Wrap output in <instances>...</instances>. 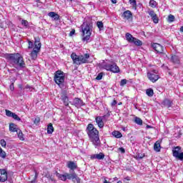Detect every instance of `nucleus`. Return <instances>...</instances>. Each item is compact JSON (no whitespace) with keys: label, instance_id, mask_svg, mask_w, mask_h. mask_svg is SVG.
<instances>
[{"label":"nucleus","instance_id":"f257e3e1","mask_svg":"<svg viewBox=\"0 0 183 183\" xmlns=\"http://www.w3.org/2000/svg\"><path fill=\"white\" fill-rule=\"evenodd\" d=\"M86 132L93 145L97 147L101 146V140L99 139V132L94 127V124H89Z\"/></svg>","mask_w":183,"mask_h":183},{"label":"nucleus","instance_id":"f03ea898","mask_svg":"<svg viewBox=\"0 0 183 183\" xmlns=\"http://www.w3.org/2000/svg\"><path fill=\"white\" fill-rule=\"evenodd\" d=\"M6 59L16 68V66H19V68H25V61H24V57L21 56L20 54H7L5 56Z\"/></svg>","mask_w":183,"mask_h":183},{"label":"nucleus","instance_id":"7ed1b4c3","mask_svg":"<svg viewBox=\"0 0 183 183\" xmlns=\"http://www.w3.org/2000/svg\"><path fill=\"white\" fill-rule=\"evenodd\" d=\"M92 28H93L92 23L84 22L81 25L83 42H88V41L91 39V35L92 34Z\"/></svg>","mask_w":183,"mask_h":183},{"label":"nucleus","instance_id":"20e7f679","mask_svg":"<svg viewBox=\"0 0 183 183\" xmlns=\"http://www.w3.org/2000/svg\"><path fill=\"white\" fill-rule=\"evenodd\" d=\"M56 177L61 181H66V179H72L73 182L81 183V179L78 177L74 172L69 174V173H64V174H61L58 172L56 173Z\"/></svg>","mask_w":183,"mask_h":183},{"label":"nucleus","instance_id":"39448f33","mask_svg":"<svg viewBox=\"0 0 183 183\" xmlns=\"http://www.w3.org/2000/svg\"><path fill=\"white\" fill-rule=\"evenodd\" d=\"M71 58L74 64L76 65H81V64H88L89 59V54H85L84 55L78 56L75 53L71 54Z\"/></svg>","mask_w":183,"mask_h":183},{"label":"nucleus","instance_id":"423d86ee","mask_svg":"<svg viewBox=\"0 0 183 183\" xmlns=\"http://www.w3.org/2000/svg\"><path fill=\"white\" fill-rule=\"evenodd\" d=\"M54 81L59 88L65 87V74L61 70H58L54 73Z\"/></svg>","mask_w":183,"mask_h":183},{"label":"nucleus","instance_id":"0eeeda50","mask_svg":"<svg viewBox=\"0 0 183 183\" xmlns=\"http://www.w3.org/2000/svg\"><path fill=\"white\" fill-rule=\"evenodd\" d=\"M103 69H106V71H109L110 72H113V74H118L119 72V67L117 65L116 63H107L104 62L102 64Z\"/></svg>","mask_w":183,"mask_h":183},{"label":"nucleus","instance_id":"6e6552de","mask_svg":"<svg viewBox=\"0 0 183 183\" xmlns=\"http://www.w3.org/2000/svg\"><path fill=\"white\" fill-rule=\"evenodd\" d=\"M173 157L179 161H183V152H181V147H176L172 149Z\"/></svg>","mask_w":183,"mask_h":183},{"label":"nucleus","instance_id":"1a4fd4ad","mask_svg":"<svg viewBox=\"0 0 183 183\" xmlns=\"http://www.w3.org/2000/svg\"><path fill=\"white\" fill-rule=\"evenodd\" d=\"M147 78L151 81V82H157L159 79V75L157 73L156 70H153L152 72L147 73Z\"/></svg>","mask_w":183,"mask_h":183},{"label":"nucleus","instance_id":"9d476101","mask_svg":"<svg viewBox=\"0 0 183 183\" xmlns=\"http://www.w3.org/2000/svg\"><path fill=\"white\" fill-rule=\"evenodd\" d=\"M157 54H165V48L159 44L154 43L152 45Z\"/></svg>","mask_w":183,"mask_h":183},{"label":"nucleus","instance_id":"9b49d317","mask_svg":"<svg viewBox=\"0 0 183 183\" xmlns=\"http://www.w3.org/2000/svg\"><path fill=\"white\" fill-rule=\"evenodd\" d=\"M8 179V172L5 169H0V182H5Z\"/></svg>","mask_w":183,"mask_h":183},{"label":"nucleus","instance_id":"f8f14e48","mask_svg":"<svg viewBox=\"0 0 183 183\" xmlns=\"http://www.w3.org/2000/svg\"><path fill=\"white\" fill-rule=\"evenodd\" d=\"M73 105H75L76 108H81V107H84V104L82 99L79 98H74L73 100Z\"/></svg>","mask_w":183,"mask_h":183},{"label":"nucleus","instance_id":"ddd939ff","mask_svg":"<svg viewBox=\"0 0 183 183\" xmlns=\"http://www.w3.org/2000/svg\"><path fill=\"white\" fill-rule=\"evenodd\" d=\"M66 167L67 168H69V169H71V171H75V169L78 168V165L76 164V163L72 161L67 162Z\"/></svg>","mask_w":183,"mask_h":183},{"label":"nucleus","instance_id":"4468645a","mask_svg":"<svg viewBox=\"0 0 183 183\" xmlns=\"http://www.w3.org/2000/svg\"><path fill=\"white\" fill-rule=\"evenodd\" d=\"M122 18L123 19H131L132 18V13L129 10L125 11L122 14Z\"/></svg>","mask_w":183,"mask_h":183},{"label":"nucleus","instance_id":"2eb2a0df","mask_svg":"<svg viewBox=\"0 0 183 183\" xmlns=\"http://www.w3.org/2000/svg\"><path fill=\"white\" fill-rule=\"evenodd\" d=\"M61 98L65 107H68V105H69V99H68V96L66 95V93L65 92L62 93Z\"/></svg>","mask_w":183,"mask_h":183},{"label":"nucleus","instance_id":"dca6fc26","mask_svg":"<svg viewBox=\"0 0 183 183\" xmlns=\"http://www.w3.org/2000/svg\"><path fill=\"white\" fill-rule=\"evenodd\" d=\"M105 158V154L102 152H100L99 154H93L91 156L92 159H104Z\"/></svg>","mask_w":183,"mask_h":183},{"label":"nucleus","instance_id":"f3484780","mask_svg":"<svg viewBox=\"0 0 183 183\" xmlns=\"http://www.w3.org/2000/svg\"><path fill=\"white\" fill-rule=\"evenodd\" d=\"M96 122L99 128H104V119L102 117L98 116L96 117Z\"/></svg>","mask_w":183,"mask_h":183},{"label":"nucleus","instance_id":"a211bd4d","mask_svg":"<svg viewBox=\"0 0 183 183\" xmlns=\"http://www.w3.org/2000/svg\"><path fill=\"white\" fill-rule=\"evenodd\" d=\"M162 104L164 105V107H167V108H171V107H172V102H171V100L168 99H165L162 102Z\"/></svg>","mask_w":183,"mask_h":183},{"label":"nucleus","instance_id":"6ab92c4d","mask_svg":"<svg viewBox=\"0 0 183 183\" xmlns=\"http://www.w3.org/2000/svg\"><path fill=\"white\" fill-rule=\"evenodd\" d=\"M48 15L50 16V18H52L54 21H58V19H59V15L54 11L49 12Z\"/></svg>","mask_w":183,"mask_h":183},{"label":"nucleus","instance_id":"aec40b11","mask_svg":"<svg viewBox=\"0 0 183 183\" xmlns=\"http://www.w3.org/2000/svg\"><path fill=\"white\" fill-rule=\"evenodd\" d=\"M125 37H126L127 41H128V42H129L130 44H132V42L134 41V39H135V37H134L129 33H127L125 35Z\"/></svg>","mask_w":183,"mask_h":183},{"label":"nucleus","instance_id":"412c9836","mask_svg":"<svg viewBox=\"0 0 183 183\" xmlns=\"http://www.w3.org/2000/svg\"><path fill=\"white\" fill-rule=\"evenodd\" d=\"M19 128L16 127V125H15V124L11 123L9 124V131H11V132H16L17 131H19Z\"/></svg>","mask_w":183,"mask_h":183},{"label":"nucleus","instance_id":"4be33fe9","mask_svg":"<svg viewBox=\"0 0 183 183\" xmlns=\"http://www.w3.org/2000/svg\"><path fill=\"white\" fill-rule=\"evenodd\" d=\"M34 50L36 51H41V42L39 41H37L36 39H35V41H34Z\"/></svg>","mask_w":183,"mask_h":183},{"label":"nucleus","instance_id":"5701e85b","mask_svg":"<svg viewBox=\"0 0 183 183\" xmlns=\"http://www.w3.org/2000/svg\"><path fill=\"white\" fill-rule=\"evenodd\" d=\"M38 52H39L38 50L33 49V51L30 53L31 59H36V58H38Z\"/></svg>","mask_w":183,"mask_h":183},{"label":"nucleus","instance_id":"b1692460","mask_svg":"<svg viewBox=\"0 0 183 183\" xmlns=\"http://www.w3.org/2000/svg\"><path fill=\"white\" fill-rule=\"evenodd\" d=\"M154 149L156 152H159L161 151V144L159 142H156L154 145Z\"/></svg>","mask_w":183,"mask_h":183},{"label":"nucleus","instance_id":"393cba45","mask_svg":"<svg viewBox=\"0 0 183 183\" xmlns=\"http://www.w3.org/2000/svg\"><path fill=\"white\" fill-rule=\"evenodd\" d=\"M171 61L173 64H179V57L177 55L172 56L171 57Z\"/></svg>","mask_w":183,"mask_h":183},{"label":"nucleus","instance_id":"a878e982","mask_svg":"<svg viewBox=\"0 0 183 183\" xmlns=\"http://www.w3.org/2000/svg\"><path fill=\"white\" fill-rule=\"evenodd\" d=\"M132 44H134L137 46H142V41L137 38H134Z\"/></svg>","mask_w":183,"mask_h":183},{"label":"nucleus","instance_id":"bb28decb","mask_svg":"<svg viewBox=\"0 0 183 183\" xmlns=\"http://www.w3.org/2000/svg\"><path fill=\"white\" fill-rule=\"evenodd\" d=\"M112 135H113V137H114L115 138H122V134L118 131H114L112 133Z\"/></svg>","mask_w":183,"mask_h":183},{"label":"nucleus","instance_id":"cd10ccee","mask_svg":"<svg viewBox=\"0 0 183 183\" xmlns=\"http://www.w3.org/2000/svg\"><path fill=\"white\" fill-rule=\"evenodd\" d=\"M52 132H54V126L50 123L47 126V134H51Z\"/></svg>","mask_w":183,"mask_h":183},{"label":"nucleus","instance_id":"c85d7f7f","mask_svg":"<svg viewBox=\"0 0 183 183\" xmlns=\"http://www.w3.org/2000/svg\"><path fill=\"white\" fill-rule=\"evenodd\" d=\"M18 134V138L20 141H24L25 138H24V134L22 133V131L19 129V131L16 132Z\"/></svg>","mask_w":183,"mask_h":183},{"label":"nucleus","instance_id":"c756f323","mask_svg":"<svg viewBox=\"0 0 183 183\" xmlns=\"http://www.w3.org/2000/svg\"><path fill=\"white\" fill-rule=\"evenodd\" d=\"M146 94L148 97H154V89H147L146 90Z\"/></svg>","mask_w":183,"mask_h":183},{"label":"nucleus","instance_id":"7c9ffc66","mask_svg":"<svg viewBox=\"0 0 183 183\" xmlns=\"http://www.w3.org/2000/svg\"><path fill=\"white\" fill-rule=\"evenodd\" d=\"M97 28H99V31L104 30V23L102 21H97Z\"/></svg>","mask_w":183,"mask_h":183},{"label":"nucleus","instance_id":"2f4dec72","mask_svg":"<svg viewBox=\"0 0 183 183\" xmlns=\"http://www.w3.org/2000/svg\"><path fill=\"white\" fill-rule=\"evenodd\" d=\"M0 157L5 159L6 158V152L2 150V148L0 147Z\"/></svg>","mask_w":183,"mask_h":183},{"label":"nucleus","instance_id":"473e14b6","mask_svg":"<svg viewBox=\"0 0 183 183\" xmlns=\"http://www.w3.org/2000/svg\"><path fill=\"white\" fill-rule=\"evenodd\" d=\"M134 122L137 124V125H142V119L139 117H135Z\"/></svg>","mask_w":183,"mask_h":183},{"label":"nucleus","instance_id":"72a5a7b5","mask_svg":"<svg viewBox=\"0 0 183 183\" xmlns=\"http://www.w3.org/2000/svg\"><path fill=\"white\" fill-rule=\"evenodd\" d=\"M109 117H111V112H108L102 118L104 119V121H108V118H109Z\"/></svg>","mask_w":183,"mask_h":183},{"label":"nucleus","instance_id":"f704fd0d","mask_svg":"<svg viewBox=\"0 0 183 183\" xmlns=\"http://www.w3.org/2000/svg\"><path fill=\"white\" fill-rule=\"evenodd\" d=\"M175 21V16L172 14H169L168 16V22H174Z\"/></svg>","mask_w":183,"mask_h":183},{"label":"nucleus","instance_id":"c9c22d12","mask_svg":"<svg viewBox=\"0 0 183 183\" xmlns=\"http://www.w3.org/2000/svg\"><path fill=\"white\" fill-rule=\"evenodd\" d=\"M0 145H1V147L3 148H6V141H5V139H2L0 140Z\"/></svg>","mask_w":183,"mask_h":183},{"label":"nucleus","instance_id":"e433bc0d","mask_svg":"<svg viewBox=\"0 0 183 183\" xmlns=\"http://www.w3.org/2000/svg\"><path fill=\"white\" fill-rule=\"evenodd\" d=\"M149 4H150V6H152V8H156L157 7V1H155L154 0H151L149 1Z\"/></svg>","mask_w":183,"mask_h":183},{"label":"nucleus","instance_id":"4c0bfd02","mask_svg":"<svg viewBox=\"0 0 183 183\" xmlns=\"http://www.w3.org/2000/svg\"><path fill=\"white\" fill-rule=\"evenodd\" d=\"M25 89H26L27 92H31L33 91L34 87L29 86V84H26L25 86Z\"/></svg>","mask_w":183,"mask_h":183},{"label":"nucleus","instance_id":"58836bf2","mask_svg":"<svg viewBox=\"0 0 183 183\" xmlns=\"http://www.w3.org/2000/svg\"><path fill=\"white\" fill-rule=\"evenodd\" d=\"M11 118L16 119V121H21V118L19 116H17L15 113H13Z\"/></svg>","mask_w":183,"mask_h":183},{"label":"nucleus","instance_id":"ea45409f","mask_svg":"<svg viewBox=\"0 0 183 183\" xmlns=\"http://www.w3.org/2000/svg\"><path fill=\"white\" fill-rule=\"evenodd\" d=\"M127 80L126 79H122L120 81V86H124L127 85Z\"/></svg>","mask_w":183,"mask_h":183},{"label":"nucleus","instance_id":"a19ab883","mask_svg":"<svg viewBox=\"0 0 183 183\" xmlns=\"http://www.w3.org/2000/svg\"><path fill=\"white\" fill-rule=\"evenodd\" d=\"M104 76V73H99L97 76L96 77V79L97 81H101L102 79V76Z\"/></svg>","mask_w":183,"mask_h":183},{"label":"nucleus","instance_id":"79ce46f5","mask_svg":"<svg viewBox=\"0 0 183 183\" xmlns=\"http://www.w3.org/2000/svg\"><path fill=\"white\" fill-rule=\"evenodd\" d=\"M6 117H12V115H14V112H11L9 110H6Z\"/></svg>","mask_w":183,"mask_h":183},{"label":"nucleus","instance_id":"37998d69","mask_svg":"<svg viewBox=\"0 0 183 183\" xmlns=\"http://www.w3.org/2000/svg\"><path fill=\"white\" fill-rule=\"evenodd\" d=\"M152 21H154V24H158L159 22V19L158 17L157 16V14L155 15V16L152 17Z\"/></svg>","mask_w":183,"mask_h":183},{"label":"nucleus","instance_id":"c03bdc74","mask_svg":"<svg viewBox=\"0 0 183 183\" xmlns=\"http://www.w3.org/2000/svg\"><path fill=\"white\" fill-rule=\"evenodd\" d=\"M29 49H32V48H34V42L29 41V46H28Z\"/></svg>","mask_w":183,"mask_h":183},{"label":"nucleus","instance_id":"a18cd8bd","mask_svg":"<svg viewBox=\"0 0 183 183\" xmlns=\"http://www.w3.org/2000/svg\"><path fill=\"white\" fill-rule=\"evenodd\" d=\"M40 122H41V119H39V117H37V118H36V119L34 120V123L36 125H38V124H39Z\"/></svg>","mask_w":183,"mask_h":183},{"label":"nucleus","instance_id":"49530a36","mask_svg":"<svg viewBox=\"0 0 183 183\" xmlns=\"http://www.w3.org/2000/svg\"><path fill=\"white\" fill-rule=\"evenodd\" d=\"M149 15L152 17L154 18V16H155L157 15V14H155V12L154 11H150L149 12Z\"/></svg>","mask_w":183,"mask_h":183},{"label":"nucleus","instance_id":"de8ad7c7","mask_svg":"<svg viewBox=\"0 0 183 183\" xmlns=\"http://www.w3.org/2000/svg\"><path fill=\"white\" fill-rule=\"evenodd\" d=\"M21 24L24 26H28V21L26 20H21Z\"/></svg>","mask_w":183,"mask_h":183},{"label":"nucleus","instance_id":"09e8293b","mask_svg":"<svg viewBox=\"0 0 183 183\" xmlns=\"http://www.w3.org/2000/svg\"><path fill=\"white\" fill-rule=\"evenodd\" d=\"M118 151H119L120 152H122V154H125V149H124V147H119L118 149Z\"/></svg>","mask_w":183,"mask_h":183},{"label":"nucleus","instance_id":"8fccbe9b","mask_svg":"<svg viewBox=\"0 0 183 183\" xmlns=\"http://www.w3.org/2000/svg\"><path fill=\"white\" fill-rule=\"evenodd\" d=\"M129 2L133 6L137 5V1L136 0H129Z\"/></svg>","mask_w":183,"mask_h":183},{"label":"nucleus","instance_id":"3c124183","mask_svg":"<svg viewBox=\"0 0 183 183\" xmlns=\"http://www.w3.org/2000/svg\"><path fill=\"white\" fill-rule=\"evenodd\" d=\"M75 35V29H72L69 33V36H73Z\"/></svg>","mask_w":183,"mask_h":183},{"label":"nucleus","instance_id":"603ef678","mask_svg":"<svg viewBox=\"0 0 183 183\" xmlns=\"http://www.w3.org/2000/svg\"><path fill=\"white\" fill-rule=\"evenodd\" d=\"M15 89V87L14 86V83H11L10 84V91H14Z\"/></svg>","mask_w":183,"mask_h":183},{"label":"nucleus","instance_id":"864d4df0","mask_svg":"<svg viewBox=\"0 0 183 183\" xmlns=\"http://www.w3.org/2000/svg\"><path fill=\"white\" fill-rule=\"evenodd\" d=\"M118 104V102L117 100H114L113 102L112 103V107H115Z\"/></svg>","mask_w":183,"mask_h":183},{"label":"nucleus","instance_id":"5fc2aeb1","mask_svg":"<svg viewBox=\"0 0 183 183\" xmlns=\"http://www.w3.org/2000/svg\"><path fill=\"white\" fill-rule=\"evenodd\" d=\"M112 182H114L113 180L108 182L107 180H106L105 179H104V183H112Z\"/></svg>","mask_w":183,"mask_h":183},{"label":"nucleus","instance_id":"6e6d98bb","mask_svg":"<svg viewBox=\"0 0 183 183\" xmlns=\"http://www.w3.org/2000/svg\"><path fill=\"white\" fill-rule=\"evenodd\" d=\"M124 179H125L126 181H129L131 179H129V177H125Z\"/></svg>","mask_w":183,"mask_h":183},{"label":"nucleus","instance_id":"4d7b16f0","mask_svg":"<svg viewBox=\"0 0 183 183\" xmlns=\"http://www.w3.org/2000/svg\"><path fill=\"white\" fill-rule=\"evenodd\" d=\"M19 89H22V84H19Z\"/></svg>","mask_w":183,"mask_h":183},{"label":"nucleus","instance_id":"13d9d810","mask_svg":"<svg viewBox=\"0 0 183 183\" xmlns=\"http://www.w3.org/2000/svg\"><path fill=\"white\" fill-rule=\"evenodd\" d=\"M112 2L113 4H117V0H112Z\"/></svg>","mask_w":183,"mask_h":183},{"label":"nucleus","instance_id":"bf43d9fd","mask_svg":"<svg viewBox=\"0 0 183 183\" xmlns=\"http://www.w3.org/2000/svg\"><path fill=\"white\" fill-rule=\"evenodd\" d=\"M34 178L35 179L38 178V174H36V173L35 174Z\"/></svg>","mask_w":183,"mask_h":183},{"label":"nucleus","instance_id":"052dcab7","mask_svg":"<svg viewBox=\"0 0 183 183\" xmlns=\"http://www.w3.org/2000/svg\"><path fill=\"white\" fill-rule=\"evenodd\" d=\"M180 31L183 32V26L180 28Z\"/></svg>","mask_w":183,"mask_h":183},{"label":"nucleus","instance_id":"680f3d73","mask_svg":"<svg viewBox=\"0 0 183 183\" xmlns=\"http://www.w3.org/2000/svg\"><path fill=\"white\" fill-rule=\"evenodd\" d=\"M117 180H118V178H117V177L114 178V181H117Z\"/></svg>","mask_w":183,"mask_h":183},{"label":"nucleus","instance_id":"e2e57ef3","mask_svg":"<svg viewBox=\"0 0 183 183\" xmlns=\"http://www.w3.org/2000/svg\"><path fill=\"white\" fill-rule=\"evenodd\" d=\"M138 158H139V159H142V157L138 156Z\"/></svg>","mask_w":183,"mask_h":183},{"label":"nucleus","instance_id":"0e129e2a","mask_svg":"<svg viewBox=\"0 0 183 183\" xmlns=\"http://www.w3.org/2000/svg\"><path fill=\"white\" fill-rule=\"evenodd\" d=\"M118 105H122V102H119Z\"/></svg>","mask_w":183,"mask_h":183},{"label":"nucleus","instance_id":"69168bd1","mask_svg":"<svg viewBox=\"0 0 183 183\" xmlns=\"http://www.w3.org/2000/svg\"><path fill=\"white\" fill-rule=\"evenodd\" d=\"M117 183H122V182H121V181H118Z\"/></svg>","mask_w":183,"mask_h":183},{"label":"nucleus","instance_id":"338daca9","mask_svg":"<svg viewBox=\"0 0 183 183\" xmlns=\"http://www.w3.org/2000/svg\"><path fill=\"white\" fill-rule=\"evenodd\" d=\"M31 183H35V180H32V181H31Z\"/></svg>","mask_w":183,"mask_h":183},{"label":"nucleus","instance_id":"774afa93","mask_svg":"<svg viewBox=\"0 0 183 183\" xmlns=\"http://www.w3.org/2000/svg\"><path fill=\"white\" fill-rule=\"evenodd\" d=\"M147 128H151V126L147 125Z\"/></svg>","mask_w":183,"mask_h":183}]
</instances>
